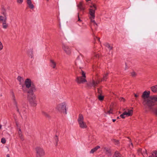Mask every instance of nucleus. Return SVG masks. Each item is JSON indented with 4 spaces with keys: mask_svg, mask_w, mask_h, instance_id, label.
I'll return each mask as SVG.
<instances>
[{
    "mask_svg": "<svg viewBox=\"0 0 157 157\" xmlns=\"http://www.w3.org/2000/svg\"><path fill=\"white\" fill-rule=\"evenodd\" d=\"M30 91H28V98L32 106H35L36 105V97L33 92L36 90L34 87H32V89Z\"/></svg>",
    "mask_w": 157,
    "mask_h": 157,
    "instance_id": "nucleus-1",
    "label": "nucleus"
},
{
    "mask_svg": "<svg viewBox=\"0 0 157 157\" xmlns=\"http://www.w3.org/2000/svg\"><path fill=\"white\" fill-rule=\"evenodd\" d=\"M150 92L149 91H144L142 95V98L143 99V104L144 105L148 106L150 105V102L151 96H150Z\"/></svg>",
    "mask_w": 157,
    "mask_h": 157,
    "instance_id": "nucleus-2",
    "label": "nucleus"
},
{
    "mask_svg": "<svg viewBox=\"0 0 157 157\" xmlns=\"http://www.w3.org/2000/svg\"><path fill=\"white\" fill-rule=\"evenodd\" d=\"M67 106L66 103L63 102L58 105L56 107V109L59 112L66 114L67 113Z\"/></svg>",
    "mask_w": 157,
    "mask_h": 157,
    "instance_id": "nucleus-3",
    "label": "nucleus"
},
{
    "mask_svg": "<svg viewBox=\"0 0 157 157\" xmlns=\"http://www.w3.org/2000/svg\"><path fill=\"white\" fill-rule=\"evenodd\" d=\"M78 122L79 127L81 128H86L87 127L86 123L84 121V117L81 114L79 115L78 119Z\"/></svg>",
    "mask_w": 157,
    "mask_h": 157,
    "instance_id": "nucleus-4",
    "label": "nucleus"
},
{
    "mask_svg": "<svg viewBox=\"0 0 157 157\" xmlns=\"http://www.w3.org/2000/svg\"><path fill=\"white\" fill-rule=\"evenodd\" d=\"M81 72H80V73L81 74L82 76L77 77L76 80V81L78 83H83L86 82V79L85 72L82 70H81Z\"/></svg>",
    "mask_w": 157,
    "mask_h": 157,
    "instance_id": "nucleus-5",
    "label": "nucleus"
},
{
    "mask_svg": "<svg viewBox=\"0 0 157 157\" xmlns=\"http://www.w3.org/2000/svg\"><path fill=\"white\" fill-rule=\"evenodd\" d=\"M35 150L36 157H42L44 156L45 151L42 148L38 147L35 148Z\"/></svg>",
    "mask_w": 157,
    "mask_h": 157,
    "instance_id": "nucleus-6",
    "label": "nucleus"
},
{
    "mask_svg": "<svg viewBox=\"0 0 157 157\" xmlns=\"http://www.w3.org/2000/svg\"><path fill=\"white\" fill-rule=\"evenodd\" d=\"M25 83L26 87L27 88L29 89L28 91H30V90H31L32 89V87H34L35 88V90H36V89L35 86L32 83L30 79H26L25 81Z\"/></svg>",
    "mask_w": 157,
    "mask_h": 157,
    "instance_id": "nucleus-7",
    "label": "nucleus"
},
{
    "mask_svg": "<svg viewBox=\"0 0 157 157\" xmlns=\"http://www.w3.org/2000/svg\"><path fill=\"white\" fill-rule=\"evenodd\" d=\"M100 82V80L97 79L96 81L93 79L90 80L87 84V85L88 87H94L95 89L97 85Z\"/></svg>",
    "mask_w": 157,
    "mask_h": 157,
    "instance_id": "nucleus-8",
    "label": "nucleus"
},
{
    "mask_svg": "<svg viewBox=\"0 0 157 157\" xmlns=\"http://www.w3.org/2000/svg\"><path fill=\"white\" fill-rule=\"evenodd\" d=\"M90 7L91 8L89 9V13L90 15V17L93 18H95V11L97 9L96 5L94 4H93L90 6Z\"/></svg>",
    "mask_w": 157,
    "mask_h": 157,
    "instance_id": "nucleus-9",
    "label": "nucleus"
},
{
    "mask_svg": "<svg viewBox=\"0 0 157 157\" xmlns=\"http://www.w3.org/2000/svg\"><path fill=\"white\" fill-rule=\"evenodd\" d=\"M124 111L122 114H121L120 117L122 118H124L126 117L131 116L132 115L133 110L132 109H128Z\"/></svg>",
    "mask_w": 157,
    "mask_h": 157,
    "instance_id": "nucleus-10",
    "label": "nucleus"
},
{
    "mask_svg": "<svg viewBox=\"0 0 157 157\" xmlns=\"http://www.w3.org/2000/svg\"><path fill=\"white\" fill-rule=\"evenodd\" d=\"M150 103L151 104V105L149 106L155 105L156 104V102H157V96H151V98H150Z\"/></svg>",
    "mask_w": 157,
    "mask_h": 157,
    "instance_id": "nucleus-11",
    "label": "nucleus"
},
{
    "mask_svg": "<svg viewBox=\"0 0 157 157\" xmlns=\"http://www.w3.org/2000/svg\"><path fill=\"white\" fill-rule=\"evenodd\" d=\"M62 48L67 54L70 55L71 54V50L68 46L63 44Z\"/></svg>",
    "mask_w": 157,
    "mask_h": 157,
    "instance_id": "nucleus-12",
    "label": "nucleus"
},
{
    "mask_svg": "<svg viewBox=\"0 0 157 157\" xmlns=\"http://www.w3.org/2000/svg\"><path fill=\"white\" fill-rule=\"evenodd\" d=\"M154 105L147 106L149 110L155 115L157 116V107H153Z\"/></svg>",
    "mask_w": 157,
    "mask_h": 157,
    "instance_id": "nucleus-13",
    "label": "nucleus"
},
{
    "mask_svg": "<svg viewBox=\"0 0 157 157\" xmlns=\"http://www.w3.org/2000/svg\"><path fill=\"white\" fill-rule=\"evenodd\" d=\"M50 66L53 69L56 68V63L53 59L50 60Z\"/></svg>",
    "mask_w": 157,
    "mask_h": 157,
    "instance_id": "nucleus-14",
    "label": "nucleus"
},
{
    "mask_svg": "<svg viewBox=\"0 0 157 157\" xmlns=\"http://www.w3.org/2000/svg\"><path fill=\"white\" fill-rule=\"evenodd\" d=\"M27 3L30 9H33L34 8V6L32 4L31 0H27Z\"/></svg>",
    "mask_w": 157,
    "mask_h": 157,
    "instance_id": "nucleus-15",
    "label": "nucleus"
},
{
    "mask_svg": "<svg viewBox=\"0 0 157 157\" xmlns=\"http://www.w3.org/2000/svg\"><path fill=\"white\" fill-rule=\"evenodd\" d=\"M108 73L106 74H105L103 75V78H102V79L101 80H100V82L102 81H106V80L108 78Z\"/></svg>",
    "mask_w": 157,
    "mask_h": 157,
    "instance_id": "nucleus-16",
    "label": "nucleus"
},
{
    "mask_svg": "<svg viewBox=\"0 0 157 157\" xmlns=\"http://www.w3.org/2000/svg\"><path fill=\"white\" fill-rule=\"evenodd\" d=\"M104 149V151H105L106 154L108 156H110L111 155V154L110 150L106 147H105Z\"/></svg>",
    "mask_w": 157,
    "mask_h": 157,
    "instance_id": "nucleus-17",
    "label": "nucleus"
},
{
    "mask_svg": "<svg viewBox=\"0 0 157 157\" xmlns=\"http://www.w3.org/2000/svg\"><path fill=\"white\" fill-rule=\"evenodd\" d=\"M100 148V147L99 146H97L95 147L92 149L90 151V153H93L94 152L96 151L98 149Z\"/></svg>",
    "mask_w": 157,
    "mask_h": 157,
    "instance_id": "nucleus-18",
    "label": "nucleus"
},
{
    "mask_svg": "<svg viewBox=\"0 0 157 157\" xmlns=\"http://www.w3.org/2000/svg\"><path fill=\"white\" fill-rule=\"evenodd\" d=\"M151 89L153 92H157V85L152 86Z\"/></svg>",
    "mask_w": 157,
    "mask_h": 157,
    "instance_id": "nucleus-19",
    "label": "nucleus"
},
{
    "mask_svg": "<svg viewBox=\"0 0 157 157\" xmlns=\"http://www.w3.org/2000/svg\"><path fill=\"white\" fill-rule=\"evenodd\" d=\"M113 157H122L121 155L117 151H116Z\"/></svg>",
    "mask_w": 157,
    "mask_h": 157,
    "instance_id": "nucleus-20",
    "label": "nucleus"
},
{
    "mask_svg": "<svg viewBox=\"0 0 157 157\" xmlns=\"http://www.w3.org/2000/svg\"><path fill=\"white\" fill-rule=\"evenodd\" d=\"M17 80L19 82V84L21 85L23 82V79L20 76H18L17 78Z\"/></svg>",
    "mask_w": 157,
    "mask_h": 157,
    "instance_id": "nucleus-21",
    "label": "nucleus"
},
{
    "mask_svg": "<svg viewBox=\"0 0 157 157\" xmlns=\"http://www.w3.org/2000/svg\"><path fill=\"white\" fill-rule=\"evenodd\" d=\"M18 134H19V137L20 138V139L22 140H23L24 139L23 137L22 134L21 133V129H20L19 130V131L18 132Z\"/></svg>",
    "mask_w": 157,
    "mask_h": 157,
    "instance_id": "nucleus-22",
    "label": "nucleus"
},
{
    "mask_svg": "<svg viewBox=\"0 0 157 157\" xmlns=\"http://www.w3.org/2000/svg\"><path fill=\"white\" fill-rule=\"evenodd\" d=\"M105 46L108 48L109 50H111L113 48V47L110 44L108 43H105L104 44Z\"/></svg>",
    "mask_w": 157,
    "mask_h": 157,
    "instance_id": "nucleus-23",
    "label": "nucleus"
},
{
    "mask_svg": "<svg viewBox=\"0 0 157 157\" xmlns=\"http://www.w3.org/2000/svg\"><path fill=\"white\" fill-rule=\"evenodd\" d=\"M149 157H157V151H155L153 152L151 154V156H150Z\"/></svg>",
    "mask_w": 157,
    "mask_h": 157,
    "instance_id": "nucleus-24",
    "label": "nucleus"
},
{
    "mask_svg": "<svg viewBox=\"0 0 157 157\" xmlns=\"http://www.w3.org/2000/svg\"><path fill=\"white\" fill-rule=\"evenodd\" d=\"M78 6L81 10H83L85 9V7L82 6V4L81 3L79 4Z\"/></svg>",
    "mask_w": 157,
    "mask_h": 157,
    "instance_id": "nucleus-25",
    "label": "nucleus"
},
{
    "mask_svg": "<svg viewBox=\"0 0 157 157\" xmlns=\"http://www.w3.org/2000/svg\"><path fill=\"white\" fill-rule=\"evenodd\" d=\"M2 23L3 28L4 29H6L7 27V25L6 24V21H4Z\"/></svg>",
    "mask_w": 157,
    "mask_h": 157,
    "instance_id": "nucleus-26",
    "label": "nucleus"
},
{
    "mask_svg": "<svg viewBox=\"0 0 157 157\" xmlns=\"http://www.w3.org/2000/svg\"><path fill=\"white\" fill-rule=\"evenodd\" d=\"M104 96L101 95V94H99V95L98 96V98L100 101L103 100L104 99Z\"/></svg>",
    "mask_w": 157,
    "mask_h": 157,
    "instance_id": "nucleus-27",
    "label": "nucleus"
},
{
    "mask_svg": "<svg viewBox=\"0 0 157 157\" xmlns=\"http://www.w3.org/2000/svg\"><path fill=\"white\" fill-rule=\"evenodd\" d=\"M105 113L106 114H109L113 113V109H110L107 112H105Z\"/></svg>",
    "mask_w": 157,
    "mask_h": 157,
    "instance_id": "nucleus-28",
    "label": "nucleus"
},
{
    "mask_svg": "<svg viewBox=\"0 0 157 157\" xmlns=\"http://www.w3.org/2000/svg\"><path fill=\"white\" fill-rule=\"evenodd\" d=\"M90 17V21H91V22L94 23V25H97V24L95 22V21L94 20V18H93L91 17Z\"/></svg>",
    "mask_w": 157,
    "mask_h": 157,
    "instance_id": "nucleus-29",
    "label": "nucleus"
},
{
    "mask_svg": "<svg viewBox=\"0 0 157 157\" xmlns=\"http://www.w3.org/2000/svg\"><path fill=\"white\" fill-rule=\"evenodd\" d=\"M137 73L134 71H132L131 73V75L133 77H135L137 75Z\"/></svg>",
    "mask_w": 157,
    "mask_h": 157,
    "instance_id": "nucleus-30",
    "label": "nucleus"
},
{
    "mask_svg": "<svg viewBox=\"0 0 157 157\" xmlns=\"http://www.w3.org/2000/svg\"><path fill=\"white\" fill-rule=\"evenodd\" d=\"M98 93L99 94H101L102 91L101 88H99L97 89Z\"/></svg>",
    "mask_w": 157,
    "mask_h": 157,
    "instance_id": "nucleus-31",
    "label": "nucleus"
},
{
    "mask_svg": "<svg viewBox=\"0 0 157 157\" xmlns=\"http://www.w3.org/2000/svg\"><path fill=\"white\" fill-rule=\"evenodd\" d=\"M1 142L2 144H5L6 142V140L4 138H2L1 139Z\"/></svg>",
    "mask_w": 157,
    "mask_h": 157,
    "instance_id": "nucleus-32",
    "label": "nucleus"
},
{
    "mask_svg": "<svg viewBox=\"0 0 157 157\" xmlns=\"http://www.w3.org/2000/svg\"><path fill=\"white\" fill-rule=\"evenodd\" d=\"M42 113L43 115H44L46 116V117H49V115L48 114H47V113H46L44 112H43Z\"/></svg>",
    "mask_w": 157,
    "mask_h": 157,
    "instance_id": "nucleus-33",
    "label": "nucleus"
},
{
    "mask_svg": "<svg viewBox=\"0 0 157 157\" xmlns=\"http://www.w3.org/2000/svg\"><path fill=\"white\" fill-rule=\"evenodd\" d=\"M23 0H17V2L19 3H21L23 2Z\"/></svg>",
    "mask_w": 157,
    "mask_h": 157,
    "instance_id": "nucleus-34",
    "label": "nucleus"
},
{
    "mask_svg": "<svg viewBox=\"0 0 157 157\" xmlns=\"http://www.w3.org/2000/svg\"><path fill=\"white\" fill-rule=\"evenodd\" d=\"M119 100L121 101H125V99L123 98H121L119 99Z\"/></svg>",
    "mask_w": 157,
    "mask_h": 157,
    "instance_id": "nucleus-35",
    "label": "nucleus"
},
{
    "mask_svg": "<svg viewBox=\"0 0 157 157\" xmlns=\"http://www.w3.org/2000/svg\"><path fill=\"white\" fill-rule=\"evenodd\" d=\"M125 70H126L127 69H128V68H129V67L127 65V64L126 63L125 64Z\"/></svg>",
    "mask_w": 157,
    "mask_h": 157,
    "instance_id": "nucleus-36",
    "label": "nucleus"
},
{
    "mask_svg": "<svg viewBox=\"0 0 157 157\" xmlns=\"http://www.w3.org/2000/svg\"><path fill=\"white\" fill-rule=\"evenodd\" d=\"M114 141L115 142V144H118V143H119V142H118V140H114Z\"/></svg>",
    "mask_w": 157,
    "mask_h": 157,
    "instance_id": "nucleus-37",
    "label": "nucleus"
},
{
    "mask_svg": "<svg viewBox=\"0 0 157 157\" xmlns=\"http://www.w3.org/2000/svg\"><path fill=\"white\" fill-rule=\"evenodd\" d=\"M78 21H79V22H81V20L80 19V17H79V15H78Z\"/></svg>",
    "mask_w": 157,
    "mask_h": 157,
    "instance_id": "nucleus-38",
    "label": "nucleus"
},
{
    "mask_svg": "<svg viewBox=\"0 0 157 157\" xmlns=\"http://www.w3.org/2000/svg\"><path fill=\"white\" fill-rule=\"evenodd\" d=\"M131 148L133 147V144L132 143H131L130 144L129 146Z\"/></svg>",
    "mask_w": 157,
    "mask_h": 157,
    "instance_id": "nucleus-39",
    "label": "nucleus"
},
{
    "mask_svg": "<svg viewBox=\"0 0 157 157\" xmlns=\"http://www.w3.org/2000/svg\"><path fill=\"white\" fill-rule=\"evenodd\" d=\"M13 100H14L15 101V96L13 94Z\"/></svg>",
    "mask_w": 157,
    "mask_h": 157,
    "instance_id": "nucleus-40",
    "label": "nucleus"
},
{
    "mask_svg": "<svg viewBox=\"0 0 157 157\" xmlns=\"http://www.w3.org/2000/svg\"><path fill=\"white\" fill-rule=\"evenodd\" d=\"M95 57H96L97 58V57H99V55L97 54H95Z\"/></svg>",
    "mask_w": 157,
    "mask_h": 157,
    "instance_id": "nucleus-41",
    "label": "nucleus"
},
{
    "mask_svg": "<svg viewBox=\"0 0 157 157\" xmlns=\"http://www.w3.org/2000/svg\"><path fill=\"white\" fill-rule=\"evenodd\" d=\"M134 96L136 97H137L138 96V95L136 94H134Z\"/></svg>",
    "mask_w": 157,
    "mask_h": 157,
    "instance_id": "nucleus-42",
    "label": "nucleus"
},
{
    "mask_svg": "<svg viewBox=\"0 0 157 157\" xmlns=\"http://www.w3.org/2000/svg\"><path fill=\"white\" fill-rule=\"evenodd\" d=\"M96 38L99 41H100V38L99 37H96Z\"/></svg>",
    "mask_w": 157,
    "mask_h": 157,
    "instance_id": "nucleus-43",
    "label": "nucleus"
},
{
    "mask_svg": "<svg viewBox=\"0 0 157 157\" xmlns=\"http://www.w3.org/2000/svg\"><path fill=\"white\" fill-rule=\"evenodd\" d=\"M112 120L113 122H114L116 120V119H113Z\"/></svg>",
    "mask_w": 157,
    "mask_h": 157,
    "instance_id": "nucleus-44",
    "label": "nucleus"
},
{
    "mask_svg": "<svg viewBox=\"0 0 157 157\" xmlns=\"http://www.w3.org/2000/svg\"><path fill=\"white\" fill-rule=\"evenodd\" d=\"M7 157H10L9 155H6Z\"/></svg>",
    "mask_w": 157,
    "mask_h": 157,
    "instance_id": "nucleus-45",
    "label": "nucleus"
},
{
    "mask_svg": "<svg viewBox=\"0 0 157 157\" xmlns=\"http://www.w3.org/2000/svg\"><path fill=\"white\" fill-rule=\"evenodd\" d=\"M58 140H57V141H56V146L57 145V142H58Z\"/></svg>",
    "mask_w": 157,
    "mask_h": 157,
    "instance_id": "nucleus-46",
    "label": "nucleus"
},
{
    "mask_svg": "<svg viewBox=\"0 0 157 157\" xmlns=\"http://www.w3.org/2000/svg\"><path fill=\"white\" fill-rule=\"evenodd\" d=\"M119 118H119V117H117V119H119Z\"/></svg>",
    "mask_w": 157,
    "mask_h": 157,
    "instance_id": "nucleus-47",
    "label": "nucleus"
},
{
    "mask_svg": "<svg viewBox=\"0 0 157 157\" xmlns=\"http://www.w3.org/2000/svg\"><path fill=\"white\" fill-rule=\"evenodd\" d=\"M1 128H2V125H0V129H1Z\"/></svg>",
    "mask_w": 157,
    "mask_h": 157,
    "instance_id": "nucleus-48",
    "label": "nucleus"
},
{
    "mask_svg": "<svg viewBox=\"0 0 157 157\" xmlns=\"http://www.w3.org/2000/svg\"><path fill=\"white\" fill-rule=\"evenodd\" d=\"M145 151L146 152V150H145Z\"/></svg>",
    "mask_w": 157,
    "mask_h": 157,
    "instance_id": "nucleus-49",
    "label": "nucleus"
},
{
    "mask_svg": "<svg viewBox=\"0 0 157 157\" xmlns=\"http://www.w3.org/2000/svg\"><path fill=\"white\" fill-rule=\"evenodd\" d=\"M145 155V154H143V156H144Z\"/></svg>",
    "mask_w": 157,
    "mask_h": 157,
    "instance_id": "nucleus-50",
    "label": "nucleus"
},
{
    "mask_svg": "<svg viewBox=\"0 0 157 157\" xmlns=\"http://www.w3.org/2000/svg\"><path fill=\"white\" fill-rule=\"evenodd\" d=\"M47 1H48L49 0H46Z\"/></svg>",
    "mask_w": 157,
    "mask_h": 157,
    "instance_id": "nucleus-51",
    "label": "nucleus"
},
{
    "mask_svg": "<svg viewBox=\"0 0 157 157\" xmlns=\"http://www.w3.org/2000/svg\"><path fill=\"white\" fill-rule=\"evenodd\" d=\"M17 111H18V109H17Z\"/></svg>",
    "mask_w": 157,
    "mask_h": 157,
    "instance_id": "nucleus-52",
    "label": "nucleus"
}]
</instances>
